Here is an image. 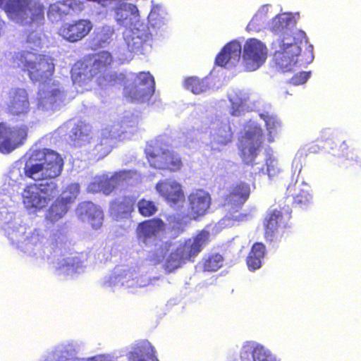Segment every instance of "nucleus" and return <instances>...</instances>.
<instances>
[{
    "mask_svg": "<svg viewBox=\"0 0 361 361\" xmlns=\"http://www.w3.org/2000/svg\"><path fill=\"white\" fill-rule=\"evenodd\" d=\"M290 216L291 212L288 206L268 212L264 220L265 240L270 243L276 240L279 237L280 229L286 226Z\"/></svg>",
    "mask_w": 361,
    "mask_h": 361,
    "instance_id": "obj_12",
    "label": "nucleus"
},
{
    "mask_svg": "<svg viewBox=\"0 0 361 361\" xmlns=\"http://www.w3.org/2000/svg\"><path fill=\"white\" fill-rule=\"evenodd\" d=\"M28 128L25 125L10 126L0 122V152L9 154L22 145L27 137Z\"/></svg>",
    "mask_w": 361,
    "mask_h": 361,
    "instance_id": "obj_11",
    "label": "nucleus"
},
{
    "mask_svg": "<svg viewBox=\"0 0 361 361\" xmlns=\"http://www.w3.org/2000/svg\"><path fill=\"white\" fill-rule=\"evenodd\" d=\"M54 92H59V90H55Z\"/></svg>",
    "mask_w": 361,
    "mask_h": 361,
    "instance_id": "obj_47",
    "label": "nucleus"
},
{
    "mask_svg": "<svg viewBox=\"0 0 361 361\" xmlns=\"http://www.w3.org/2000/svg\"><path fill=\"white\" fill-rule=\"evenodd\" d=\"M112 34L113 31L109 28L105 29L104 27H102L101 32L97 33L99 44H101L102 43H108L111 39Z\"/></svg>",
    "mask_w": 361,
    "mask_h": 361,
    "instance_id": "obj_39",
    "label": "nucleus"
},
{
    "mask_svg": "<svg viewBox=\"0 0 361 361\" xmlns=\"http://www.w3.org/2000/svg\"><path fill=\"white\" fill-rule=\"evenodd\" d=\"M114 188V186L112 185V186L109 187V188L106 189V190H108L109 192H111Z\"/></svg>",
    "mask_w": 361,
    "mask_h": 361,
    "instance_id": "obj_45",
    "label": "nucleus"
},
{
    "mask_svg": "<svg viewBox=\"0 0 361 361\" xmlns=\"http://www.w3.org/2000/svg\"><path fill=\"white\" fill-rule=\"evenodd\" d=\"M171 243L169 241L162 242L159 246V250L161 255L166 254L171 247Z\"/></svg>",
    "mask_w": 361,
    "mask_h": 361,
    "instance_id": "obj_42",
    "label": "nucleus"
},
{
    "mask_svg": "<svg viewBox=\"0 0 361 361\" xmlns=\"http://www.w3.org/2000/svg\"><path fill=\"white\" fill-rule=\"evenodd\" d=\"M21 63L22 71L26 72L32 82L44 85H56L52 81L55 72L53 59L44 54L24 51L16 56Z\"/></svg>",
    "mask_w": 361,
    "mask_h": 361,
    "instance_id": "obj_4",
    "label": "nucleus"
},
{
    "mask_svg": "<svg viewBox=\"0 0 361 361\" xmlns=\"http://www.w3.org/2000/svg\"><path fill=\"white\" fill-rule=\"evenodd\" d=\"M277 18H278L279 22H281V19L284 20L283 18H281V17H278Z\"/></svg>",
    "mask_w": 361,
    "mask_h": 361,
    "instance_id": "obj_46",
    "label": "nucleus"
},
{
    "mask_svg": "<svg viewBox=\"0 0 361 361\" xmlns=\"http://www.w3.org/2000/svg\"><path fill=\"white\" fill-rule=\"evenodd\" d=\"M267 49L266 46L256 39H249L243 47V65L246 71H254L266 61Z\"/></svg>",
    "mask_w": 361,
    "mask_h": 361,
    "instance_id": "obj_14",
    "label": "nucleus"
},
{
    "mask_svg": "<svg viewBox=\"0 0 361 361\" xmlns=\"http://www.w3.org/2000/svg\"><path fill=\"white\" fill-rule=\"evenodd\" d=\"M224 257L219 253H213L202 259L204 271H216L223 266Z\"/></svg>",
    "mask_w": 361,
    "mask_h": 361,
    "instance_id": "obj_31",
    "label": "nucleus"
},
{
    "mask_svg": "<svg viewBox=\"0 0 361 361\" xmlns=\"http://www.w3.org/2000/svg\"><path fill=\"white\" fill-rule=\"evenodd\" d=\"M184 85L187 90H190L196 94L205 92L208 88V85L204 79L195 76L185 78Z\"/></svg>",
    "mask_w": 361,
    "mask_h": 361,
    "instance_id": "obj_33",
    "label": "nucleus"
},
{
    "mask_svg": "<svg viewBox=\"0 0 361 361\" xmlns=\"http://www.w3.org/2000/svg\"><path fill=\"white\" fill-rule=\"evenodd\" d=\"M265 164L267 166V173L269 178L272 179L280 173L281 169L279 167V163L276 159L269 157L266 159Z\"/></svg>",
    "mask_w": 361,
    "mask_h": 361,
    "instance_id": "obj_37",
    "label": "nucleus"
},
{
    "mask_svg": "<svg viewBox=\"0 0 361 361\" xmlns=\"http://www.w3.org/2000/svg\"><path fill=\"white\" fill-rule=\"evenodd\" d=\"M209 231L202 230L194 237L185 240L176 250L186 262L193 261L209 243Z\"/></svg>",
    "mask_w": 361,
    "mask_h": 361,
    "instance_id": "obj_18",
    "label": "nucleus"
},
{
    "mask_svg": "<svg viewBox=\"0 0 361 361\" xmlns=\"http://www.w3.org/2000/svg\"><path fill=\"white\" fill-rule=\"evenodd\" d=\"M138 213L143 217H151L158 212L157 204L150 200L142 198L137 203Z\"/></svg>",
    "mask_w": 361,
    "mask_h": 361,
    "instance_id": "obj_32",
    "label": "nucleus"
},
{
    "mask_svg": "<svg viewBox=\"0 0 361 361\" xmlns=\"http://www.w3.org/2000/svg\"><path fill=\"white\" fill-rule=\"evenodd\" d=\"M240 357L243 360L250 361H275L269 350L254 341H247L240 350Z\"/></svg>",
    "mask_w": 361,
    "mask_h": 361,
    "instance_id": "obj_22",
    "label": "nucleus"
},
{
    "mask_svg": "<svg viewBox=\"0 0 361 361\" xmlns=\"http://www.w3.org/2000/svg\"><path fill=\"white\" fill-rule=\"evenodd\" d=\"M251 193L250 185L245 181L233 183L223 197L224 206L229 209L238 211L247 201Z\"/></svg>",
    "mask_w": 361,
    "mask_h": 361,
    "instance_id": "obj_16",
    "label": "nucleus"
},
{
    "mask_svg": "<svg viewBox=\"0 0 361 361\" xmlns=\"http://www.w3.org/2000/svg\"><path fill=\"white\" fill-rule=\"evenodd\" d=\"M0 8L8 18L22 25L41 23L44 6L37 0H0Z\"/></svg>",
    "mask_w": 361,
    "mask_h": 361,
    "instance_id": "obj_5",
    "label": "nucleus"
},
{
    "mask_svg": "<svg viewBox=\"0 0 361 361\" xmlns=\"http://www.w3.org/2000/svg\"><path fill=\"white\" fill-rule=\"evenodd\" d=\"M166 224L159 217L145 219L136 226L135 234L138 243L145 247L154 245L159 234L165 231Z\"/></svg>",
    "mask_w": 361,
    "mask_h": 361,
    "instance_id": "obj_13",
    "label": "nucleus"
},
{
    "mask_svg": "<svg viewBox=\"0 0 361 361\" xmlns=\"http://www.w3.org/2000/svg\"><path fill=\"white\" fill-rule=\"evenodd\" d=\"M115 19L116 22L122 25L127 26L128 20H131L130 16L134 18L139 16V11L137 6L133 4L121 3L114 8Z\"/></svg>",
    "mask_w": 361,
    "mask_h": 361,
    "instance_id": "obj_26",
    "label": "nucleus"
},
{
    "mask_svg": "<svg viewBox=\"0 0 361 361\" xmlns=\"http://www.w3.org/2000/svg\"><path fill=\"white\" fill-rule=\"evenodd\" d=\"M232 137L233 133L231 127L228 125H224L218 128L214 139L218 145H226L231 142Z\"/></svg>",
    "mask_w": 361,
    "mask_h": 361,
    "instance_id": "obj_36",
    "label": "nucleus"
},
{
    "mask_svg": "<svg viewBox=\"0 0 361 361\" xmlns=\"http://www.w3.org/2000/svg\"><path fill=\"white\" fill-rule=\"evenodd\" d=\"M79 193L78 183L67 185L47 210L45 220L54 224L63 218L75 203Z\"/></svg>",
    "mask_w": 361,
    "mask_h": 361,
    "instance_id": "obj_8",
    "label": "nucleus"
},
{
    "mask_svg": "<svg viewBox=\"0 0 361 361\" xmlns=\"http://www.w3.org/2000/svg\"><path fill=\"white\" fill-rule=\"evenodd\" d=\"M30 111L28 93L24 88L12 89L9 93V102L6 113L14 118L23 119Z\"/></svg>",
    "mask_w": 361,
    "mask_h": 361,
    "instance_id": "obj_17",
    "label": "nucleus"
},
{
    "mask_svg": "<svg viewBox=\"0 0 361 361\" xmlns=\"http://www.w3.org/2000/svg\"><path fill=\"white\" fill-rule=\"evenodd\" d=\"M129 361H159L156 351L149 343H143L137 345L130 353Z\"/></svg>",
    "mask_w": 361,
    "mask_h": 361,
    "instance_id": "obj_27",
    "label": "nucleus"
},
{
    "mask_svg": "<svg viewBox=\"0 0 361 361\" xmlns=\"http://www.w3.org/2000/svg\"><path fill=\"white\" fill-rule=\"evenodd\" d=\"M295 185H293V186H292V185H288V188H287V190L290 193V192H291V190H292V188H293V187H295Z\"/></svg>",
    "mask_w": 361,
    "mask_h": 361,
    "instance_id": "obj_44",
    "label": "nucleus"
},
{
    "mask_svg": "<svg viewBox=\"0 0 361 361\" xmlns=\"http://www.w3.org/2000/svg\"><path fill=\"white\" fill-rule=\"evenodd\" d=\"M63 161L56 152L43 149L32 153L23 168L27 178L35 181H50L59 176L63 169Z\"/></svg>",
    "mask_w": 361,
    "mask_h": 361,
    "instance_id": "obj_3",
    "label": "nucleus"
},
{
    "mask_svg": "<svg viewBox=\"0 0 361 361\" xmlns=\"http://www.w3.org/2000/svg\"><path fill=\"white\" fill-rule=\"evenodd\" d=\"M146 158L154 169L177 172L183 166L182 157L169 144L155 140L145 149Z\"/></svg>",
    "mask_w": 361,
    "mask_h": 361,
    "instance_id": "obj_6",
    "label": "nucleus"
},
{
    "mask_svg": "<svg viewBox=\"0 0 361 361\" xmlns=\"http://www.w3.org/2000/svg\"><path fill=\"white\" fill-rule=\"evenodd\" d=\"M315 146L314 145H312L309 150L310 151V152H314V153H316L319 151V148L318 147V149H315Z\"/></svg>",
    "mask_w": 361,
    "mask_h": 361,
    "instance_id": "obj_43",
    "label": "nucleus"
},
{
    "mask_svg": "<svg viewBox=\"0 0 361 361\" xmlns=\"http://www.w3.org/2000/svg\"><path fill=\"white\" fill-rule=\"evenodd\" d=\"M242 53V47L239 42L236 40L227 43L216 55L215 63L219 66H225L231 63L235 65L240 61Z\"/></svg>",
    "mask_w": 361,
    "mask_h": 361,
    "instance_id": "obj_23",
    "label": "nucleus"
},
{
    "mask_svg": "<svg viewBox=\"0 0 361 361\" xmlns=\"http://www.w3.org/2000/svg\"><path fill=\"white\" fill-rule=\"evenodd\" d=\"M85 136L82 128L80 126H75L71 132L70 138L71 140L75 142L78 140H81L82 137Z\"/></svg>",
    "mask_w": 361,
    "mask_h": 361,
    "instance_id": "obj_40",
    "label": "nucleus"
},
{
    "mask_svg": "<svg viewBox=\"0 0 361 361\" xmlns=\"http://www.w3.org/2000/svg\"><path fill=\"white\" fill-rule=\"evenodd\" d=\"M259 117L265 123V127L267 130L268 141L273 142L274 137L281 129V124L276 116L270 115L269 113L259 114Z\"/></svg>",
    "mask_w": 361,
    "mask_h": 361,
    "instance_id": "obj_29",
    "label": "nucleus"
},
{
    "mask_svg": "<svg viewBox=\"0 0 361 361\" xmlns=\"http://www.w3.org/2000/svg\"><path fill=\"white\" fill-rule=\"evenodd\" d=\"M157 192L171 206L185 201V193L180 183L175 180L166 178L159 180L155 186Z\"/></svg>",
    "mask_w": 361,
    "mask_h": 361,
    "instance_id": "obj_20",
    "label": "nucleus"
},
{
    "mask_svg": "<svg viewBox=\"0 0 361 361\" xmlns=\"http://www.w3.org/2000/svg\"><path fill=\"white\" fill-rule=\"evenodd\" d=\"M111 150V144L109 137H102L100 141L94 146L93 154L97 159H100L106 157Z\"/></svg>",
    "mask_w": 361,
    "mask_h": 361,
    "instance_id": "obj_35",
    "label": "nucleus"
},
{
    "mask_svg": "<svg viewBox=\"0 0 361 361\" xmlns=\"http://www.w3.org/2000/svg\"><path fill=\"white\" fill-rule=\"evenodd\" d=\"M155 90V81L149 72L137 74L132 85L125 88V97L133 103H142L149 100Z\"/></svg>",
    "mask_w": 361,
    "mask_h": 361,
    "instance_id": "obj_10",
    "label": "nucleus"
},
{
    "mask_svg": "<svg viewBox=\"0 0 361 361\" xmlns=\"http://www.w3.org/2000/svg\"><path fill=\"white\" fill-rule=\"evenodd\" d=\"M348 162L347 163V168L352 167L355 169L357 168L361 169V161L359 160L357 157H355V159H353V157H351V159L348 158Z\"/></svg>",
    "mask_w": 361,
    "mask_h": 361,
    "instance_id": "obj_41",
    "label": "nucleus"
},
{
    "mask_svg": "<svg viewBox=\"0 0 361 361\" xmlns=\"http://www.w3.org/2000/svg\"><path fill=\"white\" fill-rule=\"evenodd\" d=\"M310 72L302 71L294 75L290 78V83L294 85H300L305 83L310 76Z\"/></svg>",
    "mask_w": 361,
    "mask_h": 361,
    "instance_id": "obj_38",
    "label": "nucleus"
},
{
    "mask_svg": "<svg viewBox=\"0 0 361 361\" xmlns=\"http://www.w3.org/2000/svg\"><path fill=\"white\" fill-rule=\"evenodd\" d=\"M135 198L123 195L116 197L109 203V214L116 221L129 218L134 211Z\"/></svg>",
    "mask_w": 361,
    "mask_h": 361,
    "instance_id": "obj_21",
    "label": "nucleus"
},
{
    "mask_svg": "<svg viewBox=\"0 0 361 361\" xmlns=\"http://www.w3.org/2000/svg\"><path fill=\"white\" fill-rule=\"evenodd\" d=\"M187 262L181 257L176 250L170 253L164 265L168 273L173 272Z\"/></svg>",
    "mask_w": 361,
    "mask_h": 361,
    "instance_id": "obj_34",
    "label": "nucleus"
},
{
    "mask_svg": "<svg viewBox=\"0 0 361 361\" xmlns=\"http://www.w3.org/2000/svg\"><path fill=\"white\" fill-rule=\"evenodd\" d=\"M59 192L55 180L32 183L23 192V202L27 209L39 211L46 207Z\"/></svg>",
    "mask_w": 361,
    "mask_h": 361,
    "instance_id": "obj_7",
    "label": "nucleus"
},
{
    "mask_svg": "<svg viewBox=\"0 0 361 361\" xmlns=\"http://www.w3.org/2000/svg\"><path fill=\"white\" fill-rule=\"evenodd\" d=\"M93 25L90 20L79 19L63 23L58 32L65 40L75 43L88 35Z\"/></svg>",
    "mask_w": 361,
    "mask_h": 361,
    "instance_id": "obj_15",
    "label": "nucleus"
},
{
    "mask_svg": "<svg viewBox=\"0 0 361 361\" xmlns=\"http://www.w3.org/2000/svg\"><path fill=\"white\" fill-rule=\"evenodd\" d=\"M264 133L260 126L252 124L247 126L240 142V156L247 165H253L263 144Z\"/></svg>",
    "mask_w": 361,
    "mask_h": 361,
    "instance_id": "obj_9",
    "label": "nucleus"
},
{
    "mask_svg": "<svg viewBox=\"0 0 361 361\" xmlns=\"http://www.w3.org/2000/svg\"><path fill=\"white\" fill-rule=\"evenodd\" d=\"M305 188H299L298 192L293 195V204L295 207L305 208L310 205L312 202V195L309 190V186L303 184Z\"/></svg>",
    "mask_w": 361,
    "mask_h": 361,
    "instance_id": "obj_30",
    "label": "nucleus"
},
{
    "mask_svg": "<svg viewBox=\"0 0 361 361\" xmlns=\"http://www.w3.org/2000/svg\"><path fill=\"white\" fill-rule=\"evenodd\" d=\"M317 142L321 141L328 145L331 149H334L339 144L336 154L341 157H348L351 150L349 146L345 141L341 142L336 139L333 135V132L330 129H326L322 131V135L320 138H318Z\"/></svg>",
    "mask_w": 361,
    "mask_h": 361,
    "instance_id": "obj_25",
    "label": "nucleus"
},
{
    "mask_svg": "<svg viewBox=\"0 0 361 361\" xmlns=\"http://www.w3.org/2000/svg\"><path fill=\"white\" fill-rule=\"evenodd\" d=\"M306 42L305 32L298 30L283 37L280 44V49L273 55L274 67L282 73L292 71L295 67L305 66L310 63L313 59L312 46L301 53L300 44Z\"/></svg>",
    "mask_w": 361,
    "mask_h": 361,
    "instance_id": "obj_1",
    "label": "nucleus"
},
{
    "mask_svg": "<svg viewBox=\"0 0 361 361\" xmlns=\"http://www.w3.org/2000/svg\"><path fill=\"white\" fill-rule=\"evenodd\" d=\"M112 63L113 57L107 51L90 55L80 64L78 71L74 70L72 74L73 83L82 87L96 78L99 85H115L119 80L118 75L116 73L105 74Z\"/></svg>",
    "mask_w": 361,
    "mask_h": 361,
    "instance_id": "obj_2",
    "label": "nucleus"
},
{
    "mask_svg": "<svg viewBox=\"0 0 361 361\" xmlns=\"http://www.w3.org/2000/svg\"><path fill=\"white\" fill-rule=\"evenodd\" d=\"M79 214L86 219L94 228H98L102 224V212L92 202L81 203L79 205Z\"/></svg>",
    "mask_w": 361,
    "mask_h": 361,
    "instance_id": "obj_24",
    "label": "nucleus"
},
{
    "mask_svg": "<svg viewBox=\"0 0 361 361\" xmlns=\"http://www.w3.org/2000/svg\"><path fill=\"white\" fill-rule=\"evenodd\" d=\"M188 212L194 219L205 215L212 204L210 194L203 189H196L188 196Z\"/></svg>",
    "mask_w": 361,
    "mask_h": 361,
    "instance_id": "obj_19",
    "label": "nucleus"
},
{
    "mask_svg": "<svg viewBox=\"0 0 361 361\" xmlns=\"http://www.w3.org/2000/svg\"><path fill=\"white\" fill-rule=\"evenodd\" d=\"M265 253L266 247L262 243H254L246 259L248 269L252 271L259 269Z\"/></svg>",
    "mask_w": 361,
    "mask_h": 361,
    "instance_id": "obj_28",
    "label": "nucleus"
}]
</instances>
